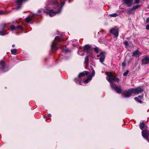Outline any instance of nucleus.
<instances>
[{
	"instance_id": "473e14b6",
	"label": "nucleus",
	"mask_w": 149,
	"mask_h": 149,
	"mask_svg": "<svg viewBox=\"0 0 149 149\" xmlns=\"http://www.w3.org/2000/svg\"><path fill=\"white\" fill-rule=\"evenodd\" d=\"M16 28H15V27L13 25H12L11 26V27H10V30H11L12 31L13 30H16Z\"/></svg>"
},
{
	"instance_id": "a211bd4d",
	"label": "nucleus",
	"mask_w": 149,
	"mask_h": 149,
	"mask_svg": "<svg viewBox=\"0 0 149 149\" xmlns=\"http://www.w3.org/2000/svg\"><path fill=\"white\" fill-rule=\"evenodd\" d=\"M91 49V47L90 46L88 45H86L84 46V50L86 51L87 53H88L90 52Z\"/></svg>"
},
{
	"instance_id": "6e6552de",
	"label": "nucleus",
	"mask_w": 149,
	"mask_h": 149,
	"mask_svg": "<svg viewBox=\"0 0 149 149\" xmlns=\"http://www.w3.org/2000/svg\"><path fill=\"white\" fill-rule=\"evenodd\" d=\"M6 27V24H3L1 25L0 26V35L1 36H4L7 34L4 29Z\"/></svg>"
},
{
	"instance_id": "5701e85b",
	"label": "nucleus",
	"mask_w": 149,
	"mask_h": 149,
	"mask_svg": "<svg viewBox=\"0 0 149 149\" xmlns=\"http://www.w3.org/2000/svg\"><path fill=\"white\" fill-rule=\"evenodd\" d=\"M109 15L111 17H114L118 16V14L116 13H114L112 14H109Z\"/></svg>"
},
{
	"instance_id": "e433bc0d",
	"label": "nucleus",
	"mask_w": 149,
	"mask_h": 149,
	"mask_svg": "<svg viewBox=\"0 0 149 149\" xmlns=\"http://www.w3.org/2000/svg\"><path fill=\"white\" fill-rule=\"evenodd\" d=\"M146 29L147 30H149V24L146 26Z\"/></svg>"
},
{
	"instance_id": "f8f14e48",
	"label": "nucleus",
	"mask_w": 149,
	"mask_h": 149,
	"mask_svg": "<svg viewBox=\"0 0 149 149\" xmlns=\"http://www.w3.org/2000/svg\"><path fill=\"white\" fill-rule=\"evenodd\" d=\"M57 44L55 41L53 42L51 44V49L56 51L58 49V47L57 46Z\"/></svg>"
},
{
	"instance_id": "49530a36",
	"label": "nucleus",
	"mask_w": 149,
	"mask_h": 149,
	"mask_svg": "<svg viewBox=\"0 0 149 149\" xmlns=\"http://www.w3.org/2000/svg\"><path fill=\"white\" fill-rule=\"evenodd\" d=\"M130 38V37L129 38H127V39H129Z\"/></svg>"
},
{
	"instance_id": "c756f323",
	"label": "nucleus",
	"mask_w": 149,
	"mask_h": 149,
	"mask_svg": "<svg viewBox=\"0 0 149 149\" xmlns=\"http://www.w3.org/2000/svg\"><path fill=\"white\" fill-rule=\"evenodd\" d=\"M52 116L50 114H49L47 115V116H45V117L47 119H48L49 118H50Z\"/></svg>"
},
{
	"instance_id": "ea45409f",
	"label": "nucleus",
	"mask_w": 149,
	"mask_h": 149,
	"mask_svg": "<svg viewBox=\"0 0 149 149\" xmlns=\"http://www.w3.org/2000/svg\"><path fill=\"white\" fill-rule=\"evenodd\" d=\"M122 66L123 67H124L125 66V63H122Z\"/></svg>"
},
{
	"instance_id": "37998d69",
	"label": "nucleus",
	"mask_w": 149,
	"mask_h": 149,
	"mask_svg": "<svg viewBox=\"0 0 149 149\" xmlns=\"http://www.w3.org/2000/svg\"><path fill=\"white\" fill-rule=\"evenodd\" d=\"M15 45L14 44L12 45V47H15Z\"/></svg>"
},
{
	"instance_id": "7ed1b4c3",
	"label": "nucleus",
	"mask_w": 149,
	"mask_h": 149,
	"mask_svg": "<svg viewBox=\"0 0 149 149\" xmlns=\"http://www.w3.org/2000/svg\"><path fill=\"white\" fill-rule=\"evenodd\" d=\"M140 1V0H134L133 3V5H134L132 8L127 9L128 12L127 13L128 14H134L135 12V10L141 6V5L139 4Z\"/></svg>"
},
{
	"instance_id": "423d86ee",
	"label": "nucleus",
	"mask_w": 149,
	"mask_h": 149,
	"mask_svg": "<svg viewBox=\"0 0 149 149\" xmlns=\"http://www.w3.org/2000/svg\"><path fill=\"white\" fill-rule=\"evenodd\" d=\"M142 135L143 137L146 139L149 142V132L148 130H143L142 132Z\"/></svg>"
},
{
	"instance_id": "c85d7f7f",
	"label": "nucleus",
	"mask_w": 149,
	"mask_h": 149,
	"mask_svg": "<svg viewBox=\"0 0 149 149\" xmlns=\"http://www.w3.org/2000/svg\"><path fill=\"white\" fill-rule=\"evenodd\" d=\"M98 48L97 47H96L94 48V50L95 52L96 53V54H97L98 53Z\"/></svg>"
},
{
	"instance_id": "a878e982",
	"label": "nucleus",
	"mask_w": 149,
	"mask_h": 149,
	"mask_svg": "<svg viewBox=\"0 0 149 149\" xmlns=\"http://www.w3.org/2000/svg\"><path fill=\"white\" fill-rule=\"evenodd\" d=\"M134 99L136 101H137V102H139V103H142V102H141V100H140L139 99V98H138V97H134Z\"/></svg>"
},
{
	"instance_id": "39448f33",
	"label": "nucleus",
	"mask_w": 149,
	"mask_h": 149,
	"mask_svg": "<svg viewBox=\"0 0 149 149\" xmlns=\"http://www.w3.org/2000/svg\"><path fill=\"white\" fill-rule=\"evenodd\" d=\"M132 93L138 94L143 92L144 89L141 87L139 86L136 88H131Z\"/></svg>"
},
{
	"instance_id": "cd10ccee",
	"label": "nucleus",
	"mask_w": 149,
	"mask_h": 149,
	"mask_svg": "<svg viewBox=\"0 0 149 149\" xmlns=\"http://www.w3.org/2000/svg\"><path fill=\"white\" fill-rule=\"evenodd\" d=\"M88 56L86 57L85 58V63H88Z\"/></svg>"
},
{
	"instance_id": "bb28decb",
	"label": "nucleus",
	"mask_w": 149,
	"mask_h": 149,
	"mask_svg": "<svg viewBox=\"0 0 149 149\" xmlns=\"http://www.w3.org/2000/svg\"><path fill=\"white\" fill-rule=\"evenodd\" d=\"M55 39L56 40H57V42H58L60 41L61 38L59 36H57L55 38Z\"/></svg>"
},
{
	"instance_id": "4c0bfd02",
	"label": "nucleus",
	"mask_w": 149,
	"mask_h": 149,
	"mask_svg": "<svg viewBox=\"0 0 149 149\" xmlns=\"http://www.w3.org/2000/svg\"><path fill=\"white\" fill-rule=\"evenodd\" d=\"M143 94H142L141 95H139L138 97H139L141 99L143 97Z\"/></svg>"
},
{
	"instance_id": "2f4dec72",
	"label": "nucleus",
	"mask_w": 149,
	"mask_h": 149,
	"mask_svg": "<svg viewBox=\"0 0 149 149\" xmlns=\"http://www.w3.org/2000/svg\"><path fill=\"white\" fill-rule=\"evenodd\" d=\"M129 72V71L128 70H127L123 74V75L124 76L127 75L128 73Z\"/></svg>"
},
{
	"instance_id": "72a5a7b5",
	"label": "nucleus",
	"mask_w": 149,
	"mask_h": 149,
	"mask_svg": "<svg viewBox=\"0 0 149 149\" xmlns=\"http://www.w3.org/2000/svg\"><path fill=\"white\" fill-rule=\"evenodd\" d=\"M63 52H64L65 53H67L69 52V50L68 49H65L63 50Z\"/></svg>"
},
{
	"instance_id": "9b49d317",
	"label": "nucleus",
	"mask_w": 149,
	"mask_h": 149,
	"mask_svg": "<svg viewBox=\"0 0 149 149\" xmlns=\"http://www.w3.org/2000/svg\"><path fill=\"white\" fill-rule=\"evenodd\" d=\"M123 3L128 7L133 4V0H123Z\"/></svg>"
},
{
	"instance_id": "b1692460",
	"label": "nucleus",
	"mask_w": 149,
	"mask_h": 149,
	"mask_svg": "<svg viewBox=\"0 0 149 149\" xmlns=\"http://www.w3.org/2000/svg\"><path fill=\"white\" fill-rule=\"evenodd\" d=\"M17 49H13L11 50V53L12 54H15L17 52Z\"/></svg>"
},
{
	"instance_id": "ddd939ff",
	"label": "nucleus",
	"mask_w": 149,
	"mask_h": 149,
	"mask_svg": "<svg viewBox=\"0 0 149 149\" xmlns=\"http://www.w3.org/2000/svg\"><path fill=\"white\" fill-rule=\"evenodd\" d=\"M142 64H146L149 63V57L148 56H145L142 60Z\"/></svg>"
},
{
	"instance_id": "0eeeda50",
	"label": "nucleus",
	"mask_w": 149,
	"mask_h": 149,
	"mask_svg": "<svg viewBox=\"0 0 149 149\" xmlns=\"http://www.w3.org/2000/svg\"><path fill=\"white\" fill-rule=\"evenodd\" d=\"M37 15L35 14H33L30 15L25 19V20L26 22H30L33 18H37Z\"/></svg>"
},
{
	"instance_id": "f704fd0d",
	"label": "nucleus",
	"mask_w": 149,
	"mask_h": 149,
	"mask_svg": "<svg viewBox=\"0 0 149 149\" xmlns=\"http://www.w3.org/2000/svg\"><path fill=\"white\" fill-rule=\"evenodd\" d=\"M89 81H89V80L87 79H86L83 82L84 84H86L88 83Z\"/></svg>"
},
{
	"instance_id": "79ce46f5",
	"label": "nucleus",
	"mask_w": 149,
	"mask_h": 149,
	"mask_svg": "<svg viewBox=\"0 0 149 149\" xmlns=\"http://www.w3.org/2000/svg\"><path fill=\"white\" fill-rule=\"evenodd\" d=\"M41 10H38V12L39 13H41Z\"/></svg>"
},
{
	"instance_id": "6ab92c4d",
	"label": "nucleus",
	"mask_w": 149,
	"mask_h": 149,
	"mask_svg": "<svg viewBox=\"0 0 149 149\" xmlns=\"http://www.w3.org/2000/svg\"><path fill=\"white\" fill-rule=\"evenodd\" d=\"M0 64L1 66V69L4 70L5 68V65L4 62L3 61H0Z\"/></svg>"
},
{
	"instance_id": "58836bf2",
	"label": "nucleus",
	"mask_w": 149,
	"mask_h": 149,
	"mask_svg": "<svg viewBox=\"0 0 149 149\" xmlns=\"http://www.w3.org/2000/svg\"><path fill=\"white\" fill-rule=\"evenodd\" d=\"M148 22H149V17L147 18L146 21V23H147Z\"/></svg>"
},
{
	"instance_id": "9d476101",
	"label": "nucleus",
	"mask_w": 149,
	"mask_h": 149,
	"mask_svg": "<svg viewBox=\"0 0 149 149\" xmlns=\"http://www.w3.org/2000/svg\"><path fill=\"white\" fill-rule=\"evenodd\" d=\"M28 0H16V3L17 6L16 7V9L18 10L22 6V3L23 1H25Z\"/></svg>"
},
{
	"instance_id": "393cba45",
	"label": "nucleus",
	"mask_w": 149,
	"mask_h": 149,
	"mask_svg": "<svg viewBox=\"0 0 149 149\" xmlns=\"http://www.w3.org/2000/svg\"><path fill=\"white\" fill-rule=\"evenodd\" d=\"M77 53L79 55H81V56H83L84 55V51H82L80 52V51L79 50L78 51V52H77Z\"/></svg>"
},
{
	"instance_id": "f03ea898",
	"label": "nucleus",
	"mask_w": 149,
	"mask_h": 149,
	"mask_svg": "<svg viewBox=\"0 0 149 149\" xmlns=\"http://www.w3.org/2000/svg\"><path fill=\"white\" fill-rule=\"evenodd\" d=\"M65 4V3L64 2H61L60 7H59L57 9L58 10H56L55 8L54 9L49 10V9L48 8V7H46L45 8L47 11L44 10V11L47 14H49L50 16L51 17H53L56 14H59L60 13L63 6Z\"/></svg>"
},
{
	"instance_id": "2eb2a0df",
	"label": "nucleus",
	"mask_w": 149,
	"mask_h": 149,
	"mask_svg": "<svg viewBox=\"0 0 149 149\" xmlns=\"http://www.w3.org/2000/svg\"><path fill=\"white\" fill-rule=\"evenodd\" d=\"M104 53L103 52H101L100 54V62L102 63V64L105 65V64L103 63V62L104 61L105 56L104 55Z\"/></svg>"
},
{
	"instance_id": "7c9ffc66",
	"label": "nucleus",
	"mask_w": 149,
	"mask_h": 149,
	"mask_svg": "<svg viewBox=\"0 0 149 149\" xmlns=\"http://www.w3.org/2000/svg\"><path fill=\"white\" fill-rule=\"evenodd\" d=\"M123 44L125 45V47H127L128 45V42L127 41H125L123 42Z\"/></svg>"
},
{
	"instance_id": "1a4fd4ad",
	"label": "nucleus",
	"mask_w": 149,
	"mask_h": 149,
	"mask_svg": "<svg viewBox=\"0 0 149 149\" xmlns=\"http://www.w3.org/2000/svg\"><path fill=\"white\" fill-rule=\"evenodd\" d=\"M109 33H111L116 37L118 36V31L117 29L113 28L110 29Z\"/></svg>"
},
{
	"instance_id": "aec40b11",
	"label": "nucleus",
	"mask_w": 149,
	"mask_h": 149,
	"mask_svg": "<svg viewBox=\"0 0 149 149\" xmlns=\"http://www.w3.org/2000/svg\"><path fill=\"white\" fill-rule=\"evenodd\" d=\"M58 3L56 0H54L51 3L52 6H58Z\"/></svg>"
},
{
	"instance_id": "f3484780",
	"label": "nucleus",
	"mask_w": 149,
	"mask_h": 149,
	"mask_svg": "<svg viewBox=\"0 0 149 149\" xmlns=\"http://www.w3.org/2000/svg\"><path fill=\"white\" fill-rule=\"evenodd\" d=\"M95 71L94 70H93L92 71V72L91 74L89 75L87 77V79L89 80V81H91L92 78L93 77H94L95 75Z\"/></svg>"
},
{
	"instance_id": "dca6fc26",
	"label": "nucleus",
	"mask_w": 149,
	"mask_h": 149,
	"mask_svg": "<svg viewBox=\"0 0 149 149\" xmlns=\"http://www.w3.org/2000/svg\"><path fill=\"white\" fill-rule=\"evenodd\" d=\"M141 54V53L138 50H136L133 52L132 56L136 57H139Z\"/></svg>"
},
{
	"instance_id": "4be33fe9",
	"label": "nucleus",
	"mask_w": 149,
	"mask_h": 149,
	"mask_svg": "<svg viewBox=\"0 0 149 149\" xmlns=\"http://www.w3.org/2000/svg\"><path fill=\"white\" fill-rule=\"evenodd\" d=\"M81 79H78L77 78H75L74 79V81L76 83H77L78 84H80V85H81Z\"/></svg>"
},
{
	"instance_id": "f257e3e1",
	"label": "nucleus",
	"mask_w": 149,
	"mask_h": 149,
	"mask_svg": "<svg viewBox=\"0 0 149 149\" xmlns=\"http://www.w3.org/2000/svg\"><path fill=\"white\" fill-rule=\"evenodd\" d=\"M106 74V75H107L106 77V79L110 82L111 87L117 93H120L122 91L121 87L116 86L115 84L113 83V81L118 82L119 81L118 78L113 77L112 74L111 72H107Z\"/></svg>"
},
{
	"instance_id": "c9c22d12",
	"label": "nucleus",
	"mask_w": 149,
	"mask_h": 149,
	"mask_svg": "<svg viewBox=\"0 0 149 149\" xmlns=\"http://www.w3.org/2000/svg\"><path fill=\"white\" fill-rule=\"evenodd\" d=\"M17 29H23V27L21 26H18L16 27V29H17Z\"/></svg>"
},
{
	"instance_id": "de8ad7c7",
	"label": "nucleus",
	"mask_w": 149,
	"mask_h": 149,
	"mask_svg": "<svg viewBox=\"0 0 149 149\" xmlns=\"http://www.w3.org/2000/svg\"><path fill=\"white\" fill-rule=\"evenodd\" d=\"M142 1H145V0H142Z\"/></svg>"
},
{
	"instance_id": "a18cd8bd",
	"label": "nucleus",
	"mask_w": 149,
	"mask_h": 149,
	"mask_svg": "<svg viewBox=\"0 0 149 149\" xmlns=\"http://www.w3.org/2000/svg\"><path fill=\"white\" fill-rule=\"evenodd\" d=\"M70 0H69L68 1V3H70Z\"/></svg>"
},
{
	"instance_id": "4468645a",
	"label": "nucleus",
	"mask_w": 149,
	"mask_h": 149,
	"mask_svg": "<svg viewBox=\"0 0 149 149\" xmlns=\"http://www.w3.org/2000/svg\"><path fill=\"white\" fill-rule=\"evenodd\" d=\"M89 74V73L86 71H84L80 73L78 75V77L80 78L82 77L87 76Z\"/></svg>"
},
{
	"instance_id": "a19ab883",
	"label": "nucleus",
	"mask_w": 149,
	"mask_h": 149,
	"mask_svg": "<svg viewBox=\"0 0 149 149\" xmlns=\"http://www.w3.org/2000/svg\"><path fill=\"white\" fill-rule=\"evenodd\" d=\"M3 14H4V13H3V12L2 11H0V15Z\"/></svg>"
},
{
	"instance_id": "412c9836",
	"label": "nucleus",
	"mask_w": 149,
	"mask_h": 149,
	"mask_svg": "<svg viewBox=\"0 0 149 149\" xmlns=\"http://www.w3.org/2000/svg\"><path fill=\"white\" fill-rule=\"evenodd\" d=\"M145 124L143 122H142L139 125V127L140 129L141 130H142L143 129L144 127Z\"/></svg>"
},
{
	"instance_id": "c03bdc74",
	"label": "nucleus",
	"mask_w": 149,
	"mask_h": 149,
	"mask_svg": "<svg viewBox=\"0 0 149 149\" xmlns=\"http://www.w3.org/2000/svg\"><path fill=\"white\" fill-rule=\"evenodd\" d=\"M97 57H100V55H97Z\"/></svg>"
},
{
	"instance_id": "20e7f679",
	"label": "nucleus",
	"mask_w": 149,
	"mask_h": 149,
	"mask_svg": "<svg viewBox=\"0 0 149 149\" xmlns=\"http://www.w3.org/2000/svg\"><path fill=\"white\" fill-rule=\"evenodd\" d=\"M132 91L131 88L127 91H124L122 94L123 97L125 98H128L132 95Z\"/></svg>"
}]
</instances>
